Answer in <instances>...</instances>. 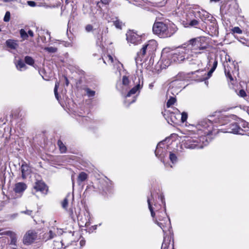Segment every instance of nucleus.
Segmentation results:
<instances>
[{"mask_svg": "<svg viewBox=\"0 0 249 249\" xmlns=\"http://www.w3.org/2000/svg\"><path fill=\"white\" fill-rule=\"evenodd\" d=\"M0 235H7L9 236L11 238V241H10V244L12 245H15V246L16 245L17 236H16V234L15 233V232H14L12 231H5L2 232H0Z\"/></svg>", "mask_w": 249, "mask_h": 249, "instance_id": "obj_17", "label": "nucleus"}, {"mask_svg": "<svg viewBox=\"0 0 249 249\" xmlns=\"http://www.w3.org/2000/svg\"><path fill=\"white\" fill-rule=\"evenodd\" d=\"M80 245H81V246H83V244H85V241L81 240V241H80Z\"/></svg>", "mask_w": 249, "mask_h": 249, "instance_id": "obj_58", "label": "nucleus"}, {"mask_svg": "<svg viewBox=\"0 0 249 249\" xmlns=\"http://www.w3.org/2000/svg\"><path fill=\"white\" fill-rule=\"evenodd\" d=\"M164 217H167L166 214L165 212H158V221H159V217L161 219H164Z\"/></svg>", "mask_w": 249, "mask_h": 249, "instance_id": "obj_40", "label": "nucleus"}, {"mask_svg": "<svg viewBox=\"0 0 249 249\" xmlns=\"http://www.w3.org/2000/svg\"><path fill=\"white\" fill-rule=\"evenodd\" d=\"M177 26L173 23L166 24L162 22H156L153 26L154 34L161 38L171 36L177 32Z\"/></svg>", "mask_w": 249, "mask_h": 249, "instance_id": "obj_1", "label": "nucleus"}, {"mask_svg": "<svg viewBox=\"0 0 249 249\" xmlns=\"http://www.w3.org/2000/svg\"><path fill=\"white\" fill-rule=\"evenodd\" d=\"M190 49L188 48L185 43L182 45L181 47H178L174 53L170 56V59L172 61L176 62H181L185 58H188L189 56H192Z\"/></svg>", "mask_w": 249, "mask_h": 249, "instance_id": "obj_5", "label": "nucleus"}, {"mask_svg": "<svg viewBox=\"0 0 249 249\" xmlns=\"http://www.w3.org/2000/svg\"><path fill=\"white\" fill-rule=\"evenodd\" d=\"M247 111L249 115V107H248Z\"/></svg>", "mask_w": 249, "mask_h": 249, "instance_id": "obj_64", "label": "nucleus"}, {"mask_svg": "<svg viewBox=\"0 0 249 249\" xmlns=\"http://www.w3.org/2000/svg\"><path fill=\"white\" fill-rule=\"evenodd\" d=\"M227 67H228L227 64L225 65V74L227 78H229L231 81L234 80L233 77L232 76L231 72L230 70H228Z\"/></svg>", "mask_w": 249, "mask_h": 249, "instance_id": "obj_23", "label": "nucleus"}, {"mask_svg": "<svg viewBox=\"0 0 249 249\" xmlns=\"http://www.w3.org/2000/svg\"><path fill=\"white\" fill-rule=\"evenodd\" d=\"M164 219H161L159 217V221L156 220L155 223L165 232V227L170 224L169 218L164 217Z\"/></svg>", "mask_w": 249, "mask_h": 249, "instance_id": "obj_15", "label": "nucleus"}, {"mask_svg": "<svg viewBox=\"0 0 249 249\" xmlns=\"http://www.w3.org/2000/svg\"><path fill=\"white\" fill-rule=\"evenodd\" d=\"M170 240H167V241L164 238L163 242L162 244L161 249H168V248L170 245Z\"/></svg>", "mask_w": 249, "mask_h": 249, "instance_id": "obj_32", "label": "nucleus"}, {"mask_svg": "<svg viewBox=\"0 0 249 249\" xmlns=\"http://www.w3.org/2000/svg\"><path fill=\"white\" fill-rule=\"evenodd\" d=\"M157 47V42L155 40H150L142 46V47L139 52L137 53V56L135 59L136 63L138 61H142L145 57L151 58L154 54Z\"/></svg>", "mask_w": 249, "mask_h": 249, "instance_id": "obj_3", "label": "nucleus"}, {"mask_svg": "<svg viewBox=\"0 0 249 249\" xmlns=\"http://www.w3.org/2000/svg\"><path fill=\"white\" fill-rule=\"evenodd\" d=\"M27 34L28 35V36H30L31 37H33L34 36V32L32 30H29L28 31Z\"/></svg>", "mask_w": 249, "mask_h": 249, "instance_id": "obj_51", "label": "nucleus"}, {"mask_svg": "<svg viewBox=\"0 0 249 249\" xmlns=\"http://www.w3.org/2000/svg\"><path fill=\"white\" fill-rule=\"evenodd\" d=\"M175 112H173L170 110L165 109L162 113L167 121L168 123L178 124L179 122V118H180V113L178 109L175 108L173 109Z\"/></svg>", "mask_w": 249, "mask_h": 249, "instance_id": "obj_6", "label": "nucleus"}, {"mask_svg": "<svg viewBox=\"0 0 249 249\" xmlns=\"http://www.w3.org/2000/svg\"><path fill=\"white\" fill-rule=\"evenodd\" d=\"M85 90L86 92L87 95L89 97H92L95 94V92L94 90H91L89 88L85 89Z\"/></svg>", "mask_w": 249, "mask_h": 249, "instance_id": "obj_29", "label": "nucleus"}, {"mask_svg": "<svg viewBox=\"0 0 249 249\" xmlns=\"http://www.w3.org/2000/svg\"><path fill=\"white\" fill-rule=\"evenodd\" d=\"M196 15L197 16L203 21L213 20V17L207 11L204 10H201L196 12Z\"/></svg>", "mask_w": 249, "mask_h": 249, "instance_id": "obj_12", "label": "nucleus"}, {"mask_svg": "<svg viewBox=\"0 0 249 249\" xmlns=\"http://www.w3.org/2000/svg\"><path fill=\"white\" fill-rule=\"evenodd\" d=\"M212 74V73H211L210 71H209L207 73V77L201 78L200 79H199V80L201 81H202L206 79H208V78H209L211 76Z\"/></svg>", "mask_w": 249, "mask_h": 249, "instance_id": "obj_49", "label": "nucleus"}, {"mask_svg": "<svg viewBox=\"0 0 249 249\" xmlns=\"http://www.w3.org/2000/svg\"><path fill=\"white\" fill-rule=\"evenodd\" d=\"M21 213L27 214L28 215L31 216L33 217V211L26 210V211H23L21 212Z\"/></svg>", "mask_w": 249, "mask_h": 249, "instance_id": "obj_43", "label": "nucleus"}, {"mask_svg": "<svg viewBox=\"0 0 249 249\" xmlns=\"http://www.w3.org/2000/svg\"><path fill=\"white\" fill-rule=\"evenodd\" d=\"M147 203H148V205L149 209L151 212V216L153 217H154L155 213L154 212V209L151 204L150 199L149 197L147 198Z\"/></svg>", "mask_w": 249, "mask_h": 249, "instance_id": "obj_31", "label": "nucleus"}, {"mask_svg": "<svg viewBox=\"0 0 249 249\" xmlns=\"http://www.w3.org/2000/svg\"><path fill=\"white\" fill-rule=\"evenodd\" d=\"M36 237V232L34 230H29L24 235L23 243L24 245L31 244L34 242Z\"/></svg>", "mask_w": 249, "mask_h": 249, "instance_id": "obj_10", "label": "nucleus"}, {"mask_svg": "<svg viewBox=\"0 0 249 249\" xmlns=\"http://www.w3.org/2000/svg\"><path fill=\"white\" fill-rule=\"evenodd\" d=\"M101 1L104 4H108L110 2V0H101Z\"/></svg>", "mask_w": 249, "mask_h": 249, "instance_id": "obj_53", "label": "nucleus"}, {"mask_svg": "<svg viewBox=\"0 0 249 249\" xmlns=\"http://www.w3.org/2000/svg\"><path fill=\"white\" fill-rule=\"evenodd\" d=\"M169 159L170 161L173 163H176L177 161V157L173 153L170 152L169 154Z\"/></svg>", "mask_w": 249, "mask_h": 249, "instance_id": "obj_30", "label": "nucleus"}, {"mask_svg": "<svg viewBox=\"0 0 249 249\" xmlns=\"http://www.w3.org/2000/svg\"><path fill=\"white\" fill-rule=\"evenodd\" d=\"M59 83L58 82H56L55 84V87L54 89V93L55 96L57 100L58 99V94L57 92V89L59 87Z\"/></svg>", "mask_w": 249, "mask_h": 249, "instance_id": "obj_35", "label": "nucleus"}, {"mask_svg": "<svg viewBox=\"0 0 249 249\" xmlns=\"http://www.w3.org/2000/svg\"><path fill=\"white\" fill-rule=\"evenodd\" d=\"M21 170L22 173V177L23 178H25L30 173V167L24 162L21 166Z\"/></svg>", "mask_w": 249, "mask_h": 249, "instance_id": "obj_20", "label": "nucleus"}, {"mask_svg": "<svg viewBox=\"0 0 249 249\" xmlns=\"http://www.w3.org/2000/svg\"><path fill=\"white\" fill-rule=\"evenodd\" d=\"M243 131V129L240 127L238 124L234 123L229 124L227 128L225 129V130L224 131V132L242 134Z\"/></svg>", "mask_w": 249, "mask_h": 249, "instance_id": "obj_11", "label": "nucleus"}, {"mask_svg": "<svg viewBox=\"0 0 249 249\" xmlns=\"http://www.w3.org/2000/svg\"><path fill=\"white\" fill-rule=\"evenodd\" d=\"M46 34L49 36V40H51V33L49 31L46 32Z\"/></svg>", "mask_w": 249, "mask_h": 249, "instance_id": "obj_56", "label": "nucleus"}, {"mask_svg": "<svg viewBox=\"0 0 249 249\" xmlns=\"http://www.w3.org/2000/svg\"><path fill=\"white\" fill-rule=\"evenodd\" d=\"M171 64V61L169 59H164V57L162 56L161 59L160 61V65L162 69H165L168 67Z\"/></svg>", "mask_w": 249, "mask_h": 249, "instance_id": "obj_21", "label": "nucleus"}, {"mask_svg": "<svg viewBox=\"0 0 249 249\" xmlns=\"http://www.w3.org/2000/svg\"><path fill=\"white\" fill-rule=\"evenodd\" d=\"M136 86L134 87L129 91L127 93L126 97H130L131 95L134 94L137 91L140 90L143 85V78L138 77V82L136 83Z\"/></svg>", "mask_w": 249, "mask_h": 249, "instance_id": "obj_13", "label": "nucleus"}, {"mask_svg": "<svg viewBox=\"0 0 249 249\" xmlns=\"http://www.w3.org/2000/svg\"><path fill=\"white\" fill-rule=\"evenodd\" d=\"M135 100H136V98H135L134 99H133L130 103L129 104L134 102L135 101Z\"/></svg>", "mask_w": 249, "mask_h": 249, "instance_id": "obj_62", "label": "nucleus"}, {"mask_svg": "<svg viewBox=\"0 0 249 249\" xmlns=\"http://www.w3.org/2000/svg\"><path fill=\"white\" fill-rule=\"evenodd\" d=\"M87 217H88V220L85 223V227H88L90 225V222H89V213H88Z\"/></svg>", "mask_w": 249, "mask_h": 249, "instance_id": "obj_48", "label": "nucleus"}, {"mask_svg": "<svg viewBox=\"0 0 249 249\" xmlns=\"http://www.w3.org/2000/svg\"><path fill=\"white\" fill-rule=\"evenodd\" d=\"M16 67L17 68L19 71H22V70H25L26 69V65L21 60L18 61L16 65Z\"/></svg>", "mask_w": 249, "mask_h": 249, "instance_id": "obj_24", "label": "nucleus"}, {"mask_svg": "<svg viewBox=\"0 0 249 249\" xmlns=\"http://www.w3.org/2000/svg\"><path fill=\"white\" fill-rule=\"evenodd\" d=\"M126 36L127 42L134 45L140 44L142 42L141 36L133 31H129L126 34Z\"/></svg>", "mask_w": 249, "mask_h": 249, "instance_id": "obj_8", "label": "nucleus"}, {"mask_svg": "<svg viewBox=\"0 0 249 249\" xmlns=\"http://www.w3.org/2000/svg\"><path fill=\"white\" fill-rule=\"evenodd\" d=\"M215 71L214 69H213V68H211V70H210V72L211 73H213V72Z\"/></svg>", "mask_w": 249, "mask_h": 249, "instance_id": "obj_57", "label": "nucleus"}, {"mask_svg": "<svg viewBox=\"0 0 249 249\" xmlns=\"http://www.w3.org/2000/svg\"><path fill=\"white\" fill-rule=\"evenodd\" d=\"M113 24H114V26L116 27V28L119 29H122V26L123 25V22L121 21H120V20L117 19L115 21H113Z\"/></svg>", "mask_w": 249, "mask_h": 249, "instance_id": "obj_33", "label": "nucleus"}, {"mask_svg": "<svg viewBox=\"0 0 249 249\" xmlns=\"http://www.w3.org/2000/svg\"><path fill=\"white\" fill-rule=\"evenodd\" d=\"M27 2L28 5L32 7H34L36 5V2L34 1H28Z\"/></svg>", "mask_w": 249, "mask_h": 249, "instance_id": "obj_50", "label": "nucleus"}, {"mask_svg": "<svg viewBox=\"0 0 249 249\" xmlns=\"http://www.w3.org/2000/svg\"><path fill=\"white\" fill-rule=\"evenodd\" d=\"M34 188L36 191H40L43 193H44L45 192H47V186L44 183V182L42 181H36L34 186Z\"/></svg>", "mask_w": 249, "mask_h": 249, "instance_id": "obj_16", "label": "nucleus"}, {"mask_svg": "<svg viewBox=\"0 0 249 249\" xmlns=\"http://www.w3.org/2000/svg\"><path fill=\"white\" fill-rule=\"evenodd\" d=\"M208 143L207 138L205 136H201L200 138L187 137L184 140L183 144L185 148L193 149L202 148Z\"/></svg>", "mask_w": 249, "mask_h": 249, "instance_id": "obj_4", "label": "nucleus"}, {"mask_svg": "<svg viewBox=\"0 0 249 249\" xmlns=\"http://www.w3.org/2000/svg\"><path fill=\"white\" fill-rule=\"evenodd\" d=\"M25 62L26 64L31 66L33 65L35 62L33 58L29 56H26L25 57Z\"/></svg>", "mask_w": 249, "mask_h": 249, "instance_id": "obj_28", "label": "nucleus"}, {"mask_svg": "<svg viewBox=\"0 0 249 249\" xmlns=\"http://www.w3.org/2000/svg\"><path fill=\"white\" fill-rule=\"evenodd\" d=\"M19 33L21 37L22 38L23 40H26L28 38V35L27 34V33L23 29H21L19 31Z\"/></svg>", "mask_w": 249, "mask_h": 249, "instance_id": "obj_26", "label": "nucleus"}, {"mask_svg": "<svg viewBox=\"0 0 249 249\" xmlns=\"http://www.w3.org/2000/svg\"><path fill=\"white\" fill-rule=\"evenodd\" d=\"M44 50L46 51L51 53H54L56 52L57 49L56 48L53 47H45L44 48Z\"/></svg>", "mask_w": 249, "mask_h": 249, "instance_id": "obj_34", "label": "nucleus"}, {"mask_svg": "<svg viewBox=\"0 0 249 249\" xmlns=\"http://www.w3.org/2000/svg\"><path fill=\"white\" fill-rule=\"evenodd\" d=\"M70 196V195H68L65 199L63 200L62 203V207L64 209H66L68 204V198Z\"/></svg>", "mask_w": 249, "mask_h": 249, "instance_id": "obj_36", "label": "nucleus"}, {"mask_svg": "<svg viewBox=\"0 0 249 249\" xmlns=\"http://www.w3.org/2000/svg\"><path fill=\"white\" fill-rule=\"evenodd\" d=\"M49 234H50V238H53L54 236V234H53V232L52 231H49Z\"/></svg>", "mask_w": 249, "mask_h": 249, "instance_id": "obj_55", "label": "nucleus"}, {"mask_svg": "<svg viewBox=\"0 0 249 249\" xmlns=\"http://www.w3.org/2000/svg\"><path fill=\"white\" fill-rule=\"evenodd\" d=\"M65 3L66 4H68L69 3V0H66Z\"/></svg>", "mask_w": 249, "mask_h": 249, "instance_id": "obj_61", "label": "nucleus"}, {"mask_svg": "<svg viewBox=\"0 0 249 249\" xmlns=\"http://www.w3.org/2000/svg\"><path fill=\"white\" fill-rule=\"evenodd\" d=\"M179 82L178 80H175L172 81L170 84L169 87L167 91V95L170 96L172 94L173 96H175L177 95L178 92L181 90L180 89L181 88V86L177 87L179 84Z\"/></svg>", "mask_w": 249, "mask_h": 249, "instance_id": "obj_9", "label": "nucleus"}, {"mask_svg": "<svg viewBox=\"0 0 249 249\" xmlns=\"http://www.w3.org/2000/svg\"><path fill=\"white\" fill-rule=\"evenodd\" d=\"M58 145L59 147L61 153H65L66 151L67 148L65 145L63 143V142L59 140L57 142Z\"/></svg>", "mask_w": 249, "mask_h": 249, "instance_id": "obj_27", "label": "nucleus"}, {"mask_svg": "<svg viewBox=\"0 0 249 249\" xmlns=\"http://www.w3.org/2000/svg\"><path fill=\"white\" fill-rule=\"evenodd\" d=\"M232 31L234 33L241 34L242 31L238 27H235L232 29Z\"/></svg>", "mask_w": 249, "mask_h": 249, "instance_id": "obj_42", "label": "nucleus"}, {"mask_svg": "<svg viewBox=\"0 0 249 249\" xmlns=\"http://www.w3.org/2000/svg\"><path fill=\"white\" fill-rule=\"evenodd\" d=\"M176 102V99L175 96H170L169 99L166 103L167 107H170L172 105H174Z\"/></svg>", "mask_w": 249, "mask_h": 249, "instance_id": "obj_25", "label": "nucleus"}, {"mask_svg": "<svg viewBox=\"0 0 249 249\" xmlns=\"http://www.w3.org/2000/svg\"><path fill=\"white\" fill-rule=\"evenodd\" d=\"M216 115H214V116ZM214 116H210V119H205L201 121L199 123V125L202 127V128L207 129V131L205 132V134L208 135L212 132L213 127V122H214L215 123H220L221 121L219 118L213 119Z\"/></svg>", "mask_w": 249, "mask_h": 249, "instance_id": "obj_7", "label": "nucleus"}, {"mask_svg": "<svg viewBox=\"0 0 249 249\" xmlns=\"http://www.w3.org/2000/svg\"><path fill=\"white\" fill-rule=\"evenodd\" d=\"M129 83V80L126 76H124L123 77V84L125 86L128 85Z\"/></svg>", "mask_w": 249, "mask_h": 249, "instance_id": "obj_41", "label": "nucleus"}, {"mask_svg": "<svg viewBox=\"0 0 249 249\" xmlns=\"http://www.w3.org/2000/svg\"><path fill=\"white\" fill-rule=\"evenodd\" d=\"M164 146V142H160L158 144L157 148L155 151V154L157 157L162 158L164 156L163 154V152L165 150V148L163 147Z\"/></svg>", "mask_w": 249, "mask_h": 249, "instance_id": "obj_14", "label": "nucleus"}, {"mask_svg": "<svg viewBox=\"0 0 249 249\" xmlns=\"http://www.w3.org/2000/svg\"><path fill=\"white\" fill-rule=\"evenodd\" d=\"M88 178V175L85 172H81L78 177L77 181L79 184L85 181Z\"/></svg>", "mask_w": 249, "mask_h": 249, "instance_id": "obj_22", "label": "nucleus"}, {"mask_svg": "<svg viewBox=\"0 0 249 249\" xmlns=\"http://www.w3.org/2000/svg\"><path fill=\"white\" fill-rule=\"evenodd\" d=\"M187 117H188V115H187V113H186V112H182L181 114H180L181 122L182 123L185 122L187 120Z\"/></svg>", "mask_w": 249, "mask_h": 249, "instance_id": "obj_37", "label": "nucleus"}, {"mask_svg": "<svg viewBox=\"0 0 249 249\" xmlns=\"http://www.w3.org/2000/svg\"><path fill=\"white\" fill-rule=\"evenodd\" d=\"M105 32L106 33H108V28H106V31H105Z\"/></svg>", "mask_w": 249, "mask_h": 249, "instance_id": "obj_63", "label": "nucleus"}, {"mask_svg": "<svg viewBox=\"0 0 249 249\" xmlns=\"http://www.w3.org/2000/svg\"><path fill=\"white\" fill-rule=\"evenodd\" d=\"M64 79H65V85L66 86H68L69 85V80L67 78V77L66 76H64Z\"/></svg>", "mask_w": 249, "mask_h": 249, "instance_id": "obj_54", "label": "nucleus"}, {"mask_svg": "<svg viewBox=\"0 0 249 249\" xmlns=\"http://www.w3.org/2000/svg\"><path fill=\"white\" fill-rule=\"evenodd\" d=\"M185 45L190 49L191 54L201 53L203 51L208 48L209 45L207 39L205 37H199L192 38L185 43Z\"/></svg>", "mask_w": 249, "mask_h": 249, "instance_id": "obj_2", "label": "nucleus"}, {"mask_svg": "<svg viewBox=\"0 0 249 249\" xmlns=\"http://www.w3.org/2000/svg\"><path fill=\"white\" fill-rule=\"evenodd\" d=\"M6 46L12 50H16L18 47V41L13 39H8L5 42Z\"/></svg>", "mask_w": 249, "mask_h": 249, "instance_id": "obj_19", "label": "nucleus"}, {"mask_svg": "<svg viewBox=\"0 0 249 249\" xmlns=\"http://www.w3.org/2000/svg\"><path fill=\"white\" fill-rule=\"evenodd\" d=\"M217 66V60H215L214 61L213 63V67H212V68L215 70V69L216 68Z\"/></svg>", "mask_w": 249, "mask_h": 249, "instance_id": "obj_52", "label": "nucleus"}, {"mask_svg": "<svg viewBox=\"0 0 249 249\" xmlns=\"http://www.w3.org/2000/svg\"><path fill=\"white\" fill-rule=\"evenodd\" d=\"M10 19V13L9 11H7L5 14L3 18V20L5 22H8Z\"/></svg>", "mask_w": 249, "mask_h": 249, "instance_id": "obj_38", "label": "nucleus"}, {"mask_svg": "<svg viewBox=\"0 0 249 249\" xmlns=\"http://www.w3.org/2000/svg\"><path fill=\"white\" fill-rule=\"evenodd\" d=\"M238 95L241 97H244L246 96V93L243 89H241L239 90Z\"/></svg>", "mask_w": 249, "mask_h": 249, "instance_id": "obj_45", "label": "nucleus"}, {"mask_svg": "<svg viewBox=\"0 0 249 249\" xmlns=\"http://www.w3.org/2000/svg\"><path fill=\"white\" fill-rule=\"evenodd\" d=\"M14 0H3V1L4 2H9V1H14Z\"/></svg>", "mask_w": 249, "mask_h": 249, "instance_id": "obj_59", "label": "nucleus"}, {"mask_svg": "<svg viewBox=\"0 0 249 249\" xmlns=\"http://www.w3.org/2000/svg\"><path fill=\"white\" fill-rule=\"evenodd\" d=\"M198 23L199 22L197 20L193 19L190 21L189 25L192 27H196Z\"/></svg>", "mask_w": 249, "mask_h": 249, "instance_id": "obj_39", "label": "nucleus"}, {"mask_svg": "<svg viewBox=\"0 0 249 249\" xmlns=\"http://www.w3.org/2000/svg\"><path fill=\"white\" fill-rule=\"evenodd\" d=\"M85 29L87 32H89L93 30V26L91 24H88L86 26Z\"/></svg>", "mask_w": 249, "mask_h": 249, "instance_id": "obj_46", "label": "nucleus"}, {"mask_svg": "<svg viewBox=\"0 0 249 249\" xmlns=\"http://www.w3.org/2000/svg\"><path fill=\"white\" fill-rule=\"evenodd\" d=\"M226 64H227V66H228V67H227V68L228 70H230V71H231V67L230 66V63H229L228 61L227 60V58H226V61L224 62H223V66H224V68H225V65ZM231 66H233V64L232 63H231Z\"/></svg>", "mask_w": 249, "mask_h": 249, "instance_id": "obj_44", "label": "nucleus"}, {"mask_svg": "<svg viewBox=\"0 0 249 249\" xmlns=\"http://www.w3.org/2000/svg\"><path fill=\"white\" fill-rule=\"evenodd\" d=\"M27 188L26 184L24 182H18L15 185L14 191L17 194H22Z\"/></svg>", "mask_w": 249, "mask_h": 249, "instance_id": "obj_18", "label": "nucleus"}, {"mask_svg": "<svg viewBox=\"0 0 249 249\" xmlns=\"http://www.w3.org/2000/svg\"><path fill=\"white\" fill-rule=\"evenodd\" d=\"M161 201L162 202V203L165 204V201H163V197L161 196Z\"/></svg>", "mask_w": 249, "mask_h": 249, "instance_id": "obj_60", "label": "nucleus"}, {"mask_svg": "<svg viewBox=\"0 0 249 249\" xmlns=\"http://www.w3.org/2000/svg\"><path fill=\"white\" fill-rule=\"evenodd\" d=\"M106 59H108L107 61H108V63L109 62H110V63H112L113 62V58L112 56H111L110 55H107L106 57Z\"/></svg>", "mask_w": 249, "mask_h": 249, "instance_id": "obj_47", "label": "nucleus"}]
</instances>
